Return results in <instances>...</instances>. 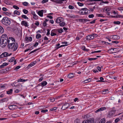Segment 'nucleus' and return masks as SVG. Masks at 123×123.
Listing matches in <instances>:
<instances>
[{
  "mask_svg": "<svg viewBox=\"0 0 123 123\" xmlns=\"http://www.w3.org/2000/svg\"><path fill=\"white\" fill-rule=\"evenodd\" d=\"M8 37L6 34H3L1 36L0 38V45H3V46H5L7 43Z\"/></svg>",
  "mask_w": 123,
  "mask_h": 123,
  "instance_id": "obj_1",
  "label": "nucleus"
},
{
  "mask_svg": "<svg viewBox=\"0 0 123 123\" xmlns=\"http://www.w3.org/2000/svg\"><path fill=\"white\" fill-rule=\"evenodd\" d=\"M2 24L6 26L9 25L11 24L10 19L6 17H4L1 20Z\"/></svg>",
  "mask_w": 123,
  "mask_h": 123,
  "instance_id": "obj_2",
  "label": "nucleus"
},
{
  "mask_svg": "<svg viewBox=\"0 0 123 123\" xmlns=\"http://www.w3.org/2000/svg\"><path fill=\"white\" fill-rule=\"evenodd\" d=\"M8 47L10 49H11L14 48L13 51H14L16 50L17 49L18 47V44L17 43L15 44V43L11 44L9 43V44H8Z\"/></svg>",
  "mask_w": 123,
  "mask_h": 123,
  "instance_id": "obj_3",
  "label": "nucleus"
},
{
  "mask_svg": "<svg viewBox=\"0 0 123 123\" xmlns=\"http://www.w3.org/2000/svg\"><path fill=\"white\" fill-rule=\"evenodd\" d=\"M12 53H10L9 54L7 52H5L2 53L0 55V58H2L4 57H7L8 56H10L12 55Z\"/></svg>",
  "mask_w": 123,
  "mask_h": 123,
  "instance_id": "obj_4",
  "label": "nucleus"
},
{
  "mask_svg": "<svg viewBox=\"0 0 123 123\" xmlns=\"http://www.w3.org/2000/svg\"><path fill=\"white\" fill-rule=\"evenodd\" d=\"M15 41L13 37H10L9 38V39H8V44H9L15 43Z\"/></svg>",
  "mask_w": 123,
  "mask_h": 123,
  "instance_id": "obj_5",
  "label": "nucleus"
},
{
  "mask_svg": "<svg viewBox=\"0 0 123 123\" xmlns=\"http://www.w3.org/2000/svg\"><path fill=\"white\" fill-rule=\"evenodd\" d=\"M115 111L113 110L110 111L108 115V117H111L114 114L115 112Z\"/></svg>",
  "mask_w": 123,
  "mask_h": 123,
  "instance_id": "obj_6",
  "label": "nucleus"
},
{
  "mask_svg": "<svg viewBox=\"0 0 123 123\" xmlns=\"http://www.w3.org/2000/svg\"><path fill=\"white\" fill-rule=\"evenodd\" d=\"M63 21V18L62 17H59L56 19V22L57 23H59Z\"/></svg>",
  "mask_w": 123,
  "mask_h": 123,
  "instance_id": "obj_7",
  "label": "nucleus"
},
{
  "mask_svg": "<svg viewBox=\"0 0 123 123\" xmlns=\"http://www.w3.org/2000/svg\"><path fill=\"white\" fill-rule=\"evenodd\" d=\"M21 24L22 25L25 27H28L29 26L28 23L25 21H22Z\"/></svg>",
  "mask_w": 123,
  "mask_h": 123,
  "instance_id": "obj_8",
  "label": "nucleus"
},
{
  "mask_svg": "<svg viewBox=\"0 0 123 123\" xmlns=\"http://www.w3.org/2000/svg\"><path fill=\"white\" fill-rule=\"evenodd\" d=\"M111 38L114 40H118L119 39V37L118 36L116 35H114L111 36Z\"/></svg>",
  "mask_w": 123,
  "mask_h": 123,
  "instance_id": "obj_9",
  "label": "nucleus"
},
{
  "mask_svg": "<svg viewBox=\"0 0 123 123\" xmlns=\"http://www.w3.org/2000/svg\"><path fill=\"white\" fill-rule=\"evenodd\" d=\"M69 106V104L68 103H67L62 105V109L63 110H64L67 108Z\"/></svg>",
  "mask_w": 123,
  "mask_h": 123,
  "instance_id": "obj_10",
  "label": "nucleus"
},
{
  "mask_svg": "<svg viewBox=\"0 0 123 123\" xmlns=\"http://www.w3.org/2000/svg\"><path fill=\"white\" fill-rule=\"evenodd\" d=\"M117 50H118V49L117 48H111L109 50H110L113 53H116L118 52V51H117Z\"/></svg>",
  "mask_w": 123,
  "mask_h": 123,
  "instance_id": "obj_11",
  "label": "nucleus"
},
{
  "mask_svg": "<svg viewBox=\"0 0 123 123\" xmlns=\"http://www.w3.org/2000/svg\"><path fill=\"white\" fill-rule=\"evenodd\" d=\"M86 37V39L87 40H90L93 39L94 38V37L92 35H90L87 36Z\"/></svg>",
  "mask_w": 123,
  "mask_h": 123,
  "instance_id": "obj_12",
  "label": "nucleus"
},
{
  "mask_svg": "<svg viewBox=\"0 0 123 123\" xmlns=\"http://www.w3.org/2000/svg\"><path fill=\"white\" fill-rule=\"evenodd\" d=\"M66 0H55V2L57 3L61 4L63 1H66Z\"/></svg>",
  "mask_w": 123,
  "mask_h": 123,
  "instance_id": "obj_13",
  "label": "nucleus"
},
{
  "mask_svg": "<svg viewBox=\"0 0 123 123\" xmlns=\"http://www.w3.org/2000/svg\"><path fill=\"white\" fill-rule=\"evenodd\" d=\"M17 106L15 105H11L9 106V108L10 110H12L16 108Z\"/></svg>",
  "mask_w": 123,
  "mask_h": 123,
  "instance_id": "obj_14",
  "label": "nucleus"
},
{
  "mask_svg": "<svg viewBox=\"0 0 123 123\" xmlns=\"http://www.w3.org/2000/svg\"><path fill=\"white\" fill-rule=\"evenodd\" d=\"M81 9H84V10L85 15H87L89 14V10L87 9L86 8H82Z\"/></svg>",
  "mask_w": 123,
  "mask_h": 123,
  "instance_id": "obj_15",
  "label": "nucleus"
},
{
  "mask_svg": "<svg viewBox=\"0 0 123 123\" xmlns=\"http://www.w3.org/2000/svg\"><path fill=\"white\" fill-rule=\"evenodd\" d=\"M38 14L39 16L41 17H42L43 15V10H42L40 11H39L38 13Z\"/></svg>",
  "mask_w": 123,
  "mask_h": 123,
  "instance_id": "obj_16",
  "label": "nucleus"
},
{
  "mask_svg": "<svg viewBox=\"0 0 123 123\" xmlns=\"http://www.w3.org/2000/svg\"><path fill=\"white\" fill-rule=\"evenodd\" d=\"M8 63L6 62H5L3 64L0 66V68H3L4 67L6 66L7 65Z\"/></svg>",
  "mask_w": 123,
  "mask_h": 123,
  "instance_id": "obj_17",
  "label": "nucleus"
},
{
  "mask_svg": "<svg viewBox=\"0 0 123 123\" xmlns=\"http://www.w3.org/2000/svg\"><path fill=\"white\" fill-rule=\"evenodd\" d=\"M8 100V99L7 98H3L0 100V103H2L6 101H7Z\"/></svg>",
  "mask_w": 123,
  "mask_h": 123,
  "instance_id": "obj_18",
  "label": "nucleus"
},
{
  "mask_svg": "<svg viewBox=\"0 0 123 123\" xmlns=\"http://www.w3.org/2000/svg\"><path fill=\"white\" fill-rule=\"evenodd\" d=\"M41 86H43L46 85L47 84V83L46 81H44L42 82L41 83Z\"/></svg>",
  "mask_w": 123,
  "mask_h": 123,
  "instance_id": "obj_19",
  "label": "nucleus"
},
{
  "mask_svg": "<svg viewBox=\"0 0 123 123\" xmlns=\"http://www.w3.org/2000/svg\"><path fill=\"white\" fill-rule=\"evenodd\" d=\"M14 14H17L18 15H20V13L17 10H15L14 12Z\"/></svg>",
  "mask_w": 123,
  "mask_h": 123,
  "instance_id": "obj_20",
  "label": "nucleus"
},
{
  "mask_svg": "<svg viewBox=\"0 0 123 123\" xmlns=\"http://www.w3.org/2000/svg\"><path fill=\"white\" fill-rule=\"evenodd\" d=\"M105 119L103 118L100 120L99 123H105Z\"/></svg>",
  "mask_w": 123,
  "mask_h": 123,
  "instance_id": "obj_21",
  "label": "nucleus"
},
{
  "mask_svg": "<svg viewBox=\"0 0 123 123\" xmlns=\"http://www.w3.org/2000/svg\"><path fill=\"white\" fill-rule=\"evenodd\" d=\"M74 76L73 73H71L69 74L68 76V77L69 78H71L73 77Z\"/></svg>",
  "mask_w": 123,
  "mask_h": 123,
  "instance_id": "obj_22",
  "label": "nucleus"
},
{
  "mask_svg": "<svg viewBox=\"0 0 123 123\" xmlns=\"http://www.w3.org/2000/svg\"><path fill=\"white\" fill-rule=\"evenodd\" d=\"M27 80L26 79V80L23 79H19L18 80V82H25L26 81H27Z\"/></svg>",
  "mask_w": 123,
  "mask_h": 123,
  "instance_id": "obj_23",
  "label": "nucleus"
},
{
  "mask_svg": "<svg viewBox=\"0 0 123 123\" xmlns=\"http://www.w3.org/2000/svg\"><path fill=\"white\" fill-rule=\"evenodd\" d=\"M12 90L11 89L8 91H7V93L8 94H10L12 93Z\"/></svg>",
  "mask_w": 123,
  "mask_h": 123,
  "instance_id": "obj_24",
  "label": "nucleus"
},
{
  "mask_svg": "<svg viewBox=\"0 0 123 123\" xmlns=\"http://www.w3.org/2000/svg\"><path fill=\"white\" fill-rule=\"evenodd\" d=\"M4 31V29L2 27L0 26V33H3Z\"/></svg>",
  "mask_w": 123,
  "mask_h": 123,
  "instance_id": "obj_25",
  "label": "nucleus"
},
{
  "mask_svg": "<svg viewBox=\"0 0 123 123\" xmlns=\"http://www.w3.org/2000/svg\"><path fill=\"white\" fill-rule=\"evenodd\" d=\"M82 49L83 50L86 52H88L89 51V49H86L85 46H83L82 47Z\"/></svg>",
  "mask_w": 123,
  "mask_h": 123,
  "instance_id": "obj_26",
  "label": "nucleus"
},
{
  "mask_svg": "<svg viewBox=\"0 0 123 123\" xmlns=\"http://www.w3.org/2000/svg\"><path fill=\"white\" fill-rule=\"evenodd\" d=\"M108 90L105 89L102 92V93L103 94H105L106 93L108 92Z\"/></svg>",
  "mask_w": 123,
  "mask_h": 123,
  "instance_id": "obj_27",
  "label": "nucleus"
},
{
  "mask_svg": "<svg viewBox=\"0 0 123 123\" xmlns=\"http://www.w3.org/2000/svg\"><path fill=\"white\" fill-rule=\"evenodd\" d=\"M18 116V114L16 113H14L12 115V116L13 117H16Z\"/></svg>",
  "mask_w": 123,
  "mask_h": 123,
  "instance_id": "obj_28",
  "label": "nucleus"
},
{
  "mask_svg": "<svg viewBox=\"0 0 123 123\" xmlns=\"http://www.w3.org/2000/svg\"><path fill=\"white\" fill-rule=\"evenodd\" d=\"M32 40V38L31 37H27L26 40L28 41H31Z\"/></svg>",
  "mask_w": 123,
  "mask_h": 123,
  "instance_id": "obj_29",
  "label": "nucleus"
},
{
  "mask_svg": "<svg viewBox=\"0 0 123 123\" xmlns=\"http://www.w3.org/2000/svg\"><path fill=\"white\" fill-rule=\"evenodd\" d=\"M41 37V35L39 34H38L36 35V37L37 39H39Z\"/></svg>",
  "mask_w": 123,
  "mask_h": 123,
  "instance_id": "obj_30",
  "label": "nucleus"
},
{
  "mask_svg": "<svg viewBox=\"0 0 123 123\" xmlns=\"http://www.w3.org/2000/svg\"><path fill=\"white\" fill-rule=\"evenodd\" d=\"M21 17L25 19H28V18L25 15H22L21 16Z\"/></svg>",
  "mask_w": 123,
  "mask_h": 123,
  "instance_id": "obj_31",
  "label": "nucleus"
},
{
  "mask_svg": "<svg viewBox=\"0 0 123 123\" xmlns=\"http://www.w3.org/2000/svg\"><path fill=\"white\" fill-rule=\"evenodd\" d=\"M90 79H89L84 81V82L85 83H87L90 81Z\"/></svg>",
  "mask_w": 123,
  "mask_h": 123,
  "instance_id": "obj_32",
  "label": "nucleus"
},
{
  "mask_svg": "<svg viewBox=\"0 0 123 123\" xmlns=\"http://www.w3.org/2000/svg\"><path fill=\"white\" fill-rule=\"evenodd\" d=\"M62 22L59 24L61 26H64L65 23L64 22Z\"/></svg>",
  "mask_w": 123,
  "mask_h": 123,
  "instance_id": "obj_33",
  "label": "nucleus"
},
{
  "mask_svg": "<svg viewBox=\"0 0 123 123\" xmlns=\"http://www.w3.org/2000/svg\"><path fill=\"white\" fill-rule=\"evenodd\" d=\"M33 16V17L34 19L35 20L37 19L38 17L37 16V15L36 14H35Z\"/></svg>",
  "mask_w": 123,
  "mask_h": 123,
  "instance_id": "obj_34",
  "label": "nucleus"
},
{
  "mask_svg": "<svg viewBox=\"0 0 123 123\" xmlns=\"http://www.w3.org/2000/svg\"><path fill=\"white\" fill-rule=\"evenodd\" d=\"M97 59V58H88V60H89V61H92V60H96Z\"/></svg>",
  "mask_w": 123,
  "mask_h": 123,
  "instance_id": "obj_35",
  "label": "nucleus"
},
{
  "mask_svg": "<svg viewBox=\"0 0 123 123\" xmlns=\"http://www.w3.org/2000/svg\"><path fill=\"white\" fill-rule=\"evenodd\" d=\"M99 110L100 111H103L105 110L106 109V108L105 107H102L100 108L99 109Z\"/></svg>",
  "mask_w": 123,
  "mask_h": 123,
  "instance_id": "obj_36",
  "label": "nucleus"
},
{
  "mask_svg": "<svg viewBox=\"0 0 123 123\" xmlns=\"http://www.w3.org/2000/svg\"><path fill=\"white\" fill-rule=\"evenodd\" d=\"M23 12H24V13L25 14H27L28 12V11L27 10L24 9L23 10Z\"/></svg>",
  "mask_w": 123,
  "mask_h": 123,
  "instance_id": "obj_37",
  "label": "nucleus"
},
{
  "mask_svg": "<svg viewBox=\"0 0 123 123\" xmlns=\"http://www.w3.org/2000/svg\"><path fill=\"white\" fill-rule=\"evenodd\" d=\"M40 49V48H39L38 49H36L34 50L33 51H31V52H30L29 54H31L32 53H33L34 52H36V51H37V50H39Z\"/></svg>",
  "mask_w": 123,
  "mask_h": 123,
  "instance_id": "obj_38",
  "label": "nucleus"
},
{
  "mask_svg": "<svg viewBox=\"0 0 123 123\" xmlns=\"http://www.w3.org/2000/svg\"><path fill=\"white\" fill-rule=\"evenodd\" d=\"M14 57H12L11 58V59L9 61L11 62H12L14 60Z\"/></svg>",
  "mask_w": 123,
  "mask_h": 123,
  "instance_id": "obj_39",
  "label": "nucleus"
},
{
  "mask_svg": "<svg viewBox=\"0 0 123 123\" xmlns=\"http://www.w3.org/2000/svg\"><path fill=\"white\" fill-rule=\"evenodd\" d=\"M97 16L98 17H104L102 14H96Z\"/></svg>",
  "mask_w": 123,
  "mask_h": 123,
  "instance_id": "obj_40",
  "label": "nucleus"
},
{
  "mask_svg": "<svg viewBox=\"0 0 123 123\" xmlns=\"http://www.w3.org/2000/svg\"><path fill=\"white\" fill-rule=\"evenodd\" d=\"M36 63V61H34L30 64H31V65H32V66H33L35 65Z\"/></svg>",
  "mask_w": 123,
  "mask_h": 123,
  "instance_id": "obj_41",
  "label": "nucleus"
},
{
  "mask_svg": "<svg viewBox=\"0 0 123 123\" xmlns=\"http://www.w3.org/2000/svg\"><path fill=\"white\" fill-rule=\"evenodd\" d=\"M48 0H43L42 1L41 3L43 4H44L48 2Z\"/></svg>",
  "mask_w": 123,
  "mask_h": 123,
  "instance_id": "obj_42",
  "label": "nucleus"
},
{
  "mask_svg": "<svg viewBox=\"0 0 123 123\" xmlns=\"http://www.w3.org/2000/svg\"><path fill=\"white\" fill-rule=\"evenodd\" d=\"M23 4L24 6H27L28 5V3L27 2H25L23 3Z\"/></svg>",
  "mask_w": 123,
  "mask_h": 123,
  "instance_id": "obj_43",
  "label": "nucleus"
},
{
  "mask_svg": "<svg viewBox=\"0 0 123 123\" xmlns=\"http://www.w3.org/2000/svg\"><path fill=\"white\" fill-rule=\"evenodd\" d=\"M90 122V123H93L94 119L93 118L91 119L90 120H89Z\"/></svg>",
  "mask_w": 123,
  "mask_h": 123,
  "instance_id": "obj_44",
  "label": "nucleus"
},
{
  "mask_svg": "<svg viewBox=\"0 0 123 123\" xmlns=\"http://www.w3.org/2000/svg\"><path fill=\"white\" fill-rule=\"evenodd\" d=\"M77 4L79 6H82L84 5L83 3H81L80 2H78Z\"/></svg>",
  "mask_w": 123,
  "mask_h": 123,
  "instance_id": "obj_45",
  "label": "nucleus"
},
{
  "mask_svg": "<svg viewBox=\"0 0 123 123\" xmlns=\"http://www.w3.org/2000/svg\"><path fill=\"white\" fill-rule=\"evenodd\" d=\"M79 21L81 22H85V19H79Z\"/></svg>",
  "mask_w": 123,
  "mask_h": 123,
  "instance_id": "obj_46",
  "label": "nucleus"
},
{
  "mask_svg": "<svg viewBox=\"0 0 123 123\" xmlns=\"http://www.w3.org/2000/svg\"><path fill=\"white\" fill-rule=\"evenodd\" d=\"M114 24H120V21H114Z\"/></svg>",
  "mask_w": 123,
  "mask_h": 123,
  "instance_id": "obj_47",
  "label": "nucleus"
},
{
  "mask_svg": "<svg viewBox=\"0 0 123 123\" xmlns=\"http://www.w3.org/2000/svg\"><path fill=\"white\" fill-rule=\"evenodd\" d=\"M13 8L16 9L17 10H18L19 9V8L18 6L16 5H13Z\"/></svg>",
  "mask_w": 123,
  "mask_h": 123,
  "instance_id": "obj_48",
  "label": "nucleus"
},
{
  "mask_svg": "<svg viewBox=\"0 0 123 123\" xmlns=\"http://www.w3.org/2000/svg\"><path fill=\"white\" fill-rule=\"evenodd\" d=\"M120 119L119 118H117L116 119L115 121V122L116 123H117L119 120Z\"/></svg>",
  "mask_w": 123,
  "mask_h": 123,
  "instance_id": "obj_49",
  "label": "nucleus"
},
{
  "mask_svg": "<svg viewBox=\"0 0 123 123\" xmlns=\"http://www.w3.org/2000/svg\"><path fill=\"white\" fill-rule=\"evenodd\" d=\"M68 8L70 9H74V7L73 6L70 5L68 6Z\"/></svg>",
  "mask_w": 123,
  "mask_h": 123,
  "instance_id": "obj_50",
  "label": "nucleus"
},
{
  "mask_svg": "<svg viewBox=\"0 0 123 123\" xmlns=\"http://www.w3.org/2000/svg\"><path fill=\"white\" fill-rule=\"evenodd\" d=\"M82 123H90V122L88 120H85L83 121Z\"/></svg>",
  "mask_w": 123,
  "mask_h": 123,
  "instance_id": "obj_51",
  "label": "nucleus"
},
{
  "mask_svg": "<svg viewBox=\"0 0 123 123\" xmlns=\"http://www.w3.org/2000/svg\"><path fill=\"white\" fill-rule=\"evenodd\" d=\"M8 0H4V2L6 4L8 5L9 4V3L8 2Z\"/></svg>",
  "mask_w": 123,
  "mask_h": 123,
  "instance_id": "obj_52",
  "label": "nucleus"
},
{
  "mask_svg": "<svg viewBox=\"0 0 123 123\" xmlns=\"http://www.w3.org/2000/svg\"><path fill=\"white\" fill-rule=\"evenodd\" d=\"M88 0L90 1H101L103 0Z\"/></svg>",
  "mask_w": 123,
  "mask_h": 123,
  "instance_id": "obj_53",
  "label": "nucleus"
},
{
  "mask_svg": "<svg viewBox=\"0 0 123 123\" xmlns=\"http://www.w3.org/2000/svg\"><path fill=\"white\" fill-rule=\"evenodd\" d=\"M94 17V15L93 14L89 15L88 16V17L89 18H93Z\"/></svg>",
  "mask_w": 123,
  "mask_h": 123,
  "instance_id": "obj_54",
  "label": "nucleus"
},
{
  "mask_svg": "<svg viewBox=\"0 0 123 123\" xmlns=\"http://www.w3.org/2000/svg\"><path fill=\"white\" fill-rule=\"evenodd\" d=\"M82 10V11L80 13L81 14L83 15L85 14L84 10V9H81Z\"/></svg>",
  "mask_w": 123,
  "mask_h": 123,
  "instance_id": "obj_55",
  "label": "nucleus"
},
{
  "mask_svg": "<svg viewBox=\"0 0 123 123\" xmlns=\"http://www.w3.org/2000/svg\"><path fill=\"white\" fill-rule=\"evenodd\" d=\"M63 31V30L62 29H60L58 30V32L59 33H61Z\"/></svg>",
  "mask_w": 123,
  "mask_h": 123,
  "instance_id": "obj_56",
  "label": "nucleus"
},
{
  "mask_svg": "<svg viewBox=\"0 0 123 123\" xmlns=\"http://www.w3.org/2000/svg\"><path fill=\"white\" fill-rule=\"evenodd\" d=\"M48 111V110H41V112L44 113L47 112Z\"/></svg>",
  "mask_w": 123,
  "mask_h": 123,
  "instance_id": "obj_57",
  "label": "nucleus"
},
{
  "mask_svg": "<svg viewBox=\"0 0 123 123\" xmlns=\"http://www.w3.org/2000/svg\"><path fill=\"white\" fill-rule=\"evenodd\" d=\"M4 14H5L8 15V16H9L10 15V13L8 12H4Z\"/></svg>",
  "mask_w": 123,
  "mask_h": 123,
  "instance_id": "obj_58",
  "label": "nucleus"
},
{
  "mask_svg": "<svg viewBox=\"0 0 123 123\" xmlns=\"http://www.w3.org/2000/svg\"><path fill=\"white\" fill-rule=\"evenodd\" d=\"M56 33H54L53 32H51L50 35L52 36H54L55 35H56Z\"/></svg>",
  "mask_w": 123,
  "mask_h": 123,
  "instance_id": "obj_59",
  "label": "nucleus"
},
{
  "mask_svg": "<svg viewBox=\"0 0 123 123\" xmlns=\"http://www.w3.org/2000/svg\"><path fill=\"white\" fill-rule=\"evenodd\" d=\"M57 108L56 107H55L52 108L50 109V110L51 111L55 110Z\"/></svg>",
  "mask_w": 123,
  "mask_h": 123,
  "instance_id": "obj_60",
  "label": "nucleus"
},
{
  "mask_svg": "<svg viewBox=\"0 0 123 123\" xmlns=\"http://www.w3.org/2000/svg\"><path fill=\"white\" fill-rule=\"evenodd\" d=\"M20 66H18L15 68L14 69V70H16V69H19L20 68Z\"/></svg>",
  "mask_w": 123,
  "mask_h": 123,
  "instance_id": "obj_61",
  "label": "nucleus"
},
{
  "mask_svg": "<svg viewBox=\"0 0 123 123\" xmlns=\"http://www.w3.org/2000/svg\"><path fill=\"white\" fill-rule=\"evenodd\" d=\"M112 43H115L116 44H117L119 43V42L117 41H112Z\"/></svg>",
  "mask_w": 123,
  "mask_h": 123,
  "instance_id": "obj_62",
  "label": "nucleus"
},
{
  "mask_svg": "<svg viewBox=\"0 0 123 123\" xmlns=\"http://www.w3.org/2000/svg\"><path fill=\"white\" fill-rule=\"evenodd\" d=\"M2 9L4 11H7V9L5 7H3L2 8Z\"/></svg>",
  "mask_w": 123,
  "mask_h": 123,
  "instance_id": "obj_63",
  "label": "nucleus"
},
{
  "mask_svg": "<svg viewBox=\"0 0 123 123\" xmlns=\"http://www.w3.org/2000/svg\"><path fill=\"white\" fill-rule=\"evenodd\" d=\"M38 44V42H36L35 44L33 46L34 47H36L37 46Z\"/></svg>",
  "mask_w": 123,
  "mask_h": 123,
  "instance_id": "obj_64",
  "label": "nucleus"
}]
</instances>
